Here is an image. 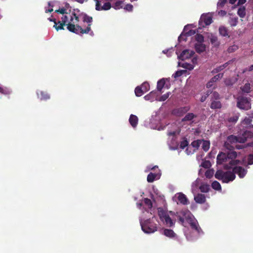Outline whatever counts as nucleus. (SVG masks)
<instances>
[{"instance_id":"obj_1","label":"nucleus","mask_w":253,"mask_h":253,"mask_svg":"<svg viewBox=\"0 0 253 253\" xmlns=\"http://www.w3.org/2000/svg\"><path fill=\"white\" fill-rule=\"evenodd\" d=\"M158 212L160 219L167 226L172 227L174 225L175 220L172 219L170 217L174 215L178 218V222L183 226L186 227L187 224H189L195 232V235L193 236L185 232L186 237L189 241L195 240L203 234L197 220L189 210H183L175 214L172 211L168 212L161 208H159Z\"/></svg>"},{"instance_id":"obj_2","label":"nucleus","mask_w":253,"mask_h":253,"mask_svg":"<svg viewBox=\"0 0 253 253\" xmlns=\"http://www.w3.org/2000/svg\"><path fill=\"white\" fill-rule=\"evenodd\" d=\"M226 154L229 165L225 164V168L228 170L224 171L222 170H218L215 174V177L218 180H222L223 182L228 183L232 181L235 178V174H237L240 178L245 177L247 173V169L241 166H237L240 162L239 160H234L237 157V153L232 150Z\"/></svg>"},{"instance_id":"obj_3","label":"nucleus","mask_w":253,"mask_h":253,"mask_svg":"<svg viewBox=\"0 0 253 253\" xmlns=\"http://www.w3.org/2000/svg\"><path fill=\"white\" fill-rule=\"evenodd\" d=\"M68 10L66 8H59L56 10V12H59L62 14L61 17V22L64 25H67V29L73 33L79 34H87L90 31V24H89L88 27L85 29L83 30L82 27L77 25L79 22V17L75 13V11H72L69 13Z\"/></svg>"},{"instance_id":"obj_4","label":"nucleus","mask_w":253,"mask_h":253,"mask_svg":"<svg viewBox=\"0 0 253 253\" xmlns=\"http://www.w3.org/2000/svg\"><path fill=\"white\" fill-rule=\"evenodd\" d=\"M239 136L229 135L224 143V147L228 150H233L234 148L241 149L244 148V146L238 144L239 143Z\"/></svg>"},{"instance_id":"obj_5","label":"nucleus","mask_w":253,"mask_h":253,"mask_svg":"<svg viewBox=\"0 0 253 253\" xmlns=\"http://www.w3.org/2000/svg\"><path fill=\"white\" fill-rule=\"evenodd\" d=\"M140 223L142 230L145 233H153L157 230L156 224L150 219L143 220L141 218Z\"/></svg>"},{"instance_id":"obj_6","label":"nucleus","mask_w":253,"mask_h":253,"mask_svg":"<svg viewBox=\"0 0 253 253\" xmlns=\"http://www.w3.org/2000/svg\"><path fill=\"white\" fill-rule=\"evenodd\" d=\"M179 132L177 130H169L168 131V144L170 150H176L178 147V143L176 137V135Z\"/></svg>"},{"instance_id":"obj_7","label":"nucleus","mask_w":253,"mask_h":253,"mask_svg":"<svg viewBox=\"0 0 253 253\" xmlns=\"http://www.w3.org/2000/svg\"><path fill=\"white\" fill-rule=\"evenodd\" d=\"M156 169H157L156 171L154 173L150 172L147 176V181L148 182H153L155 180L159 179L161 173L160 172V170L158 169V167L157 166H155L153 167H151L150 166L147 167V171H148L149 170H154Z\"/></svg>"},{"instance_id":"obj_8","label":"nucleus","mask_w":253,"mask_h":253,"mask_svg":"<svg viewBox=\"0 0 253 253\" xmlns=\"http://www.w3.org/2000/svg\"><path fill=\"white\" fill-rule=\"evenodd\" d=\"M212 22V16L211 14L208 13L203 14L200 19L199 24L200 27H204L210 25Z\"/></svg>"},{"instance_id":"obj_9","label":"nucleus","mask_w":253,"mask_h":253,"mask_svg":"<svg viewBox=\"0 0 253 253\" xmlns=\"http://www.w3.org/2000/svg\"><path fill=\"white\" fill-rule=\"evenodd\" d=\"M237 106L241 109L249 110L251 108V104L248 98L240 97L238 98Z\"/></svg>"},{"instance_id":"obj_10","label":"nucleus","mask_w":253,"mask_h":253,"mask_svg":"<svg viewBox=\"0 0 253 253\" xmlns=\"http://www.w3.org/2000/svg\"><path fill=\"white\" fill-rule=\"evenodd\" d=\"M173 201L177 203V204H181L182 205H187L188 204V200L185 195L182 193H176L172 198Z\"/></svg>"},{"instance_id":"obj_11","label":"nucleus","mask_w":253,"mask_h":253,"mask_svg":"<svg viewBox=\"0 0 253 253\" xmlns=\"http://www.w3.org/2000/svg\"><path fill=\"white\" fill-rule=\"evenodd\" d=\"M178 55V58L181 60H184L191 58L195 53L193 50L189 49L184 50L180 55H178L177 52H176Z\"/></svg>"},{"instance_id":"obj_12","label":"nucleus","mask_w":253,"mask_h":253,"mask_svg":"<svg viewBox=\"0 0 253 253\" xmlns=\"http://www.w3.org/2000/svg\"><path fill=\"white\" fill-rule=\"evenodd\" d=\"M217 164L229 165V161L227 157L226 154L225 153L221 152L217 156Z\"/></svg>"},{"instance_id":"obj_13","label":"nucleus","mask_w":253,"mask_h":253,"mask_svg":"<svg viewBox=\"0 0 253 253\" xmlns=\"http://www.w3.org/2000/svg\"><path fill=\"white\" fill-rule=\"evenodd\" d=\"M239 137V143H243L245 142L248 138H251L253 136V133L250 131H245L242 135H238Z\"/></svg>"},{"instance_id":"obj_14","label":"nucleus","mask_w":253,"mask_h":253,"mask_svg":"<svg viewBox=\"0 0 253 253\" xmlns=\"http://www.w3.org/2000/svg\"><path fill=\"white\" fill-rule=\"evenodd\" d=\"M142 206L147 207L148 210H151L152 207V203L150 199L145 198L143 200V203L141 202L137 204V207L138 208H140Z\"/></svg>"},{"instance_id":"obj_15","label":"nucleus","mask_w":253,"mask_h":253,"mask_svg":"<svg viewBox=\"0 0 253 253\" xmlns=\"http://www.w3.org/2000/svg\"><path fill=\"white\" fill-rule=\"evenodd\" d=\"M201 180L199 178H197L194 181L191 185V191L193 194H195L199 189V187L201 185Z\"/></svg>"},{"instance_id":"obj_16","label":"nucleus","mask_w":253,"mask_h":253,"mask_svg":"<svg viewBox=\"0 0 253 253\" xmlns=\"http://www.w3.org/2000/svg\"><path fill=\"white\" fill-rule=\"evenodd\" d=\"M209 39L211 43V44L215 47H217L219 45L220 42L218 40V38L217 36L211 34L209 36Z\"/></svg>"},{"instance_id":"obj_17","label":"nucleus","mask_w":253,"mask_h":253,"mask_svg":"<svg viewBox=\"0 0 253 253\" xmlns=\"http://www.w3.org/2000/svg\"><path fill=\"white\" fill-rule=\"evenodd\" d=\"M48 20L50 21H52L54 23V25L53 27L56 29L57 31L64 29L63 26L64 25L62 24V22L61 21H58V22L57 23L56 19L55 18L52 19L51 18H48Z\"/></svg>"},{"instance_id":"obj_18","label":"nucleus","mask_w":253,"mask_h":253,"mask_svg":"<svg viewBox=\"0 0 253 253\" xmlns=\"http://www.w3.org/2000/svg\"><path fill=\"white\" fill-rule=\"evenodd\" d=\"M163 234L166 236L170 238H175L176 237V234L171 229H165L164 230Z\"/></svg>"},{"instance_id":"obj_19","label":"nucleus","mask_w":253,"mask_h":253,"mask_svg":"<svg viewBox=\"0 0 253 253\" xmlns=\"http://www.w3.org/2000/svg\"><path fill=\"white\" fill-rule=\"evenodd\" d=\"M138 118L136 116L131 114L129 119V122L133 127H135L138 124Z\"/></svg>"},{"instance_id":"obj_20","label":"nucleus","mask_w":253,"mask_h":253,"mask_svg":"<svg viewBox=\"0 0 253 253\" xmlns=\"http://www.w3.org/2000/svg\"><path fill=\"white\" fill-rule=\"evenodd\" d=\"M195 33L194 30H190L187 32H186L185 34L182 33L178 37V41L181 42V41L186 40V36H190L192 35H194Z\"/></svg>"},{"instance_id":"obj_21","label":"nucleus","mask_w":253,"mask_h":253,"mask_svg":"<svg viewBox=\"0 0 253 253\" xmlns=\"http://www.w3.org/2000/svg\"><path fill=\"white\" fill-rule=\"evenodd\" d=\"M194 200L197 203L202 204L205 202L206 197L203 194H198L194 196Z\"/></svg>"},{"instance_id":"obj_22","label":"nucleus","mask_w":253,"mask_h":253,"mask_svg":"<svg viewBox=\"0 0 253 253\" xmlns=\"http://www.w3.org/2000/svg\"><path fill=\"white\" fill-rule=\"evenodd\" d=\"M196 51L198 53L203 52L205 50V45L203 43H197L195 45Z\"/></svg>"},{"instance_id":"obj_23","label":"nucleus","mask_w":253,"mask_h":253,"mask_svg":"<svg viewBox=\"0 0 253 253\" xmlns=\"http://www.w3.org/2000/svg\"><path fill=\"white\" fill-rule=\"evenodd\" d=\"M219 33L220 35L223 37H229L228 30L227 28L224 26H221L219 27Z\"/></svg>"},{"instance_id":"obj_24","label":"nucleus","mask_w":253,"mask_h":253,"mask_svg":"<svg viewBox=\"0 0 253 253\" xmlns=\"http://www.w3.org/2000/svg\"><path fill=\"white\" fill-rule=\"evenodd\" d=\"M166 81H168V79L163 78L158 82L157 88L158 91H161L166 84Z\"/></svg>"},{"instance_id":"obj_25","label":"nucleus","mask_w":253,"mask_h":253,"mask_svg":"<svg viewBox=\"0 0 253 253\" xmlns=\"http://www.w3.org/2000/svg\"><path fill=\"white\" fill-rule=\"evenodd\" d=\"M201 145H202V149L206 152L208 151L210 148V141L207 140H201Z\"/></svg>"},{"instance_id":"obj_26","label":"nucleus","mask_w":253,"mask_h":253,"mask_svg":"<svg viewBox=\"0 0 253 253\" xmlns=\"http://www.w3.org/2000/svg\"><path fill=\"white\" fill-rule=\"evenodd\" d=\"M199 189L202 192L206 193L210 190V185L207 183L201 182V185L199 187Z\"/></svg>"},{"instance_id":"obj_27","label":"nucleus","mask_w":253,"mask_h":253,"mask_svg":"<svg viewBox=\"0 0 253 253\" xmlns=\"http://www.w3.org/2000/svg\"><path fill=\"white\" fill-rule=\"evenodd\" d=\"M178 66L182 67L184 68L187 69L189 70L193 69L194 67V66L193 64H191L187 63H181L180 62H178Z\"/></svg>"},{"instance_id":"obj_28","label":"nucleus","mask_w":253,"mask_h":253,"mask_svg":"<svg viewBox=\"0 0 253 253\" xmlns=\"http://www.w3.org/2000/svg\"><path fill=\"white\" fill-rule=\"evenodd\" d=\"M37 95L41 100H46L49 98V95L47 93L42 91H40V94H39V92H37Z\"/></svg>"},{"instance_id":"obj_29","label":"nucleus","mask_w":253,"mask_h":253,"mask_svg":"<svg viewBox=\"0 0 253 253\" xmlns=\"http://www.w3.org/2000/svg\"><path fill=\"white\" fill-rule=\"evenodd\" d=\"M155 92L151 91L149 94L145 95L144 97V98L146 100L153 101L155 99Z\"/></svg>"},{"instance_id":"obj_30","label":"nucleus","mask_w":253,"mask_h":253,"mask_svg":"<svg viewBox=\"0 0 253 253\" xmlns=\"http://www.w3.org/2000/svg\"><path fill=\"white\" fill-rule=\"evenodd\" d=\"M238 14L241 17L244 18L246 15V9L244 6H241L238 10Z\"/></svg>"},{"instance_id":"obj_31","label":"nucleus","mask_w":253,"mask_h":253,"mask_svg":"<svg viewBox=\"0 0 253 253\" xmlns=\"http://www.w3.org/2000/svg\"><path fill=\"white\" fill-rule=\"evenodd\" d=\"M196 116L193 113L187 114L183 119L182 121H191Z\"/></svg>"},{"instance_id":"obj_32","label":"nucleus","mask_w":253,"mask_h":253,"mask_svg":"<svg viewBox=\"0 0 253 253\" xmlns=\"http://www.w3.org/2000/svg\"><path fill=\"white\" fill-rule=\"evenodd\" d=\"M252 119H253L251 116L249 117H246L242 123L243 125H246L247 126H251L252 122Z\"/></svg>"},{"instance_id":"obj_33","label":"nucleus","mask_w":253,"mask_h":253,"mask_svg":"<svg viewBox=\"0 0 253 253\" xmlns=\"http://www.w3.org/2000/svg\"><path fill=\"white\" fill-rule=\"evenodd\" d=\"M201 140H197L193 141L191 143V146L193 149L197 150L201 145Z\"/></svg>"},{"instance_id":"obj_34","label":"nucleus","mask_w":253,"mask_h":253,"mask_svg":"<svg viewBox=\"0 0 253 253\" xmlns=\"http://www.w3.org/2000/svg\"><path fill=\"white\" fill-rule=\"evenodd\" d=\"M142 88V90L144 93L146 92L150 89V85L148 82H144L140 86Z\"/></svg>"},{"instance_id":"obj_35","label":"nucleus","mask_w":253,"mask_h":253,"mask_svg":"<svg viewBox=\"0 0 253 253\" xmlns=\"http://www.w3.org/2000/svg\"><path fill=\"white\" fill-rule=\"evenodd\" d=\"M228 22L231 26H235L238 23V18L236 17H230Z\"/></svg>"},{"instance_id":"obj_36","label":"nucleus","mask_w":253,"mask_h":253,"mask_svg":"<svg viewBox=\"0 0 253 253\" xmlns=\"http://www.w3.org/2000/svg\"><path fill=\"white\" fill-rule=\"evenodd\" d=\"M211 187L213 189L216 190H221V189L220 183L217 181H214L212 183Z\"/></svg>"},{"instance_id":"obj_37","label":"nucleus","mask_w":253,"mask_h":253,"mask_svg":"<svg viewBox=\"0 0 253 253\" xmlns=\"http://www.w3.org/2000/svg\"><path fill=\"white\" fill-rule=\"evenodd\" d=\"M11 91L10 89L7 87H2L0 86V94L7 95L11 93Z\"/></svg>"},{"instance_id":"obj_38","label":"nucleus","mask_w":253,"mask_h":253,"mask_svg":"<svg viewBox=\"0 0 253 253\" xmlns=\"http://www.w3.org/2000/svg\"><path fill=\"white\" fill-rule=\"evenodd\" d=\"M135 93L137 96L139 97L142 96L144 93L142 90V87L140 86H138L135 89Z\"/></svg>"},{"instance_id":"obj_39","label":"nucleus","mask_w":253,"mask_h":253,"mask_svg":"<svg viewBox=\"0 0 253 253\" xmlns=\"http://www.w3.org/2000/svg\"><path fill=\"white\" fill-rule=\"evenodd\" d=\"M221 103L218 101H213L211 105V107L212 109H217L221 107Z\"/></svg>"},{"instance_id":"obj_40","label":"nucleus","mask_w":253,"mask_h":253,"mask_svg":"<svg viewBox=\"0 0 253 253\" xmlns=\"http://www.w3.org/2000/svg\"><path fill=\"white\" fill-rule=\"evenodd\" d=\"M237 81L236 79H227L225 80V84L227 86L233 85Z\"/></svg>"},{"instance_id":"obj_41","label":"nucleus","mask_w":253,"mask_h":253,"mask_svg":"<svg viewBox=\"0 0 253 253\" xmlns=\"http://www.w3.org/2000/svg\"><path fill=\"white\" fill-rule=\"evenodd\" d=\"M214 174V170L212 169H210L206 170L205 172V176L207 178H210Z\"/></svg>"},{"instance_id":"obj_42","label":"nucleus","mask_w":253,"mask_h":253,"mask_svg":"<svg viewBox=\"0 0 253 253\" xmlns=\"http://www.w3.org/2000/svg\"><path fill=\"white\" fill-rule=\"evenodd\" d=\"M227 63L216 68L215 69L213 70L212 72L213 73H217V72H220V71L224 69L227 66Z\"/></svg>"},{"instance_id":"obj_43","label":"nucleus","mask_w":253,"mask_h":253,"mask_svg":"<svg viewBox=\"0 0 253 253\" xmlns=\"http://www.w3.org/2000/svg\"><path fill=\"white\" fill-rule=\"evenodd\" d=\"M170 94V92H167V93L163 95L162 96L160 97L159 99H156V100L159 101H164L166 100L169 96Z\"/></svg>"},{"instance_id":"obj_44","label":"nucleus","mask_w":253,"mask_h":253,"mask_svg":"<svg viewBox=\"0 0 253 253\" xmlns=\"http://www.w3.org/2000/svg\"><path fill=\"white\" fill-rule=\"evenodd\" d=\"M242 90L243 92L248 93L250 90V84H246L242 88Z\"/></svg>"},{"instance_id":"obj_45","label":"nucleus","mask_w":253,"mask_h":253,"mask_svg":"<svg viewBox=\"0 0 253 253\" xmlns=\"http://www.w3.org/2000/svg\"><path fill=\"white\" fill-rule=\"evenodd\" d=\"M185 72V70L177 71L172 75V77H173L174 78H176L177 77L181 76Z\"/></svg>"},{"instance_id":"obj_46","label":"nucleus","mask_w":253,"mask_h":253,"mask_svg":"<svg viewBox=\"0 0 253 253\" xmlns=\"http://www.w3.org/2000/svg\"><path fill=\"white\" fill-rule=\"evenodd\" d=\"M201 166L205 168H209L211 166V164L209 161H204L201 164Z\"/></svg>"},{"instance_id":"obj_47","label":"nucleus","mask_w":253,"mask_h":253,"mask_svg":"<svg viewBox=\"0 0 253 253\" xmlns=\"http://www.w3.org/2000/svg\"><path fill=\"white\" fill-rule=\"evenodd\" d=\"M123 2L122 1H117L115 2L113 7L115 9H119L122 7Z\"/></svg>"},{"instance_id":"obj_48","label":"nucleus","mask_w":253,"mask_h":253,"mask_svg":"<svg viewBox=\"0 0 253 253\" xmlns=\"http://www.w3.org/2000/svg\"><path fill=\"white\" fill-rule=\"evenodd\" d=\"M195 39L196 41L198 42L197 43H202L204 41V37L201 34H197L195 36Z\"/></svg>"},{"instance_id":"obj_49","label":"nucleus","mask_w":253,"mask_h":253,"mask_svg":"<svg viewBox=\"0 0 253 253\" xmlns=\"http://www.w3.org/2000/svg\"><path fill=\"white\" fill-rule=\"evenodd\" d=\"M239 117L237 115H235L233 117L228 118V120L229 122L235 123L238 121Z\"/></svg>"},{"instance_id":"obj_50","label":"nucleus","mask_w":253,"mask_h":253,"mask_svg":"<svg viewBox=\"0 0 253 253\" xmlns=\"http://www.w3.org/2000/svg\"><path fill=\"white\" fill-rule=\"evenodd\" d=\"M223 77V74H218L213 77L211 80L213 83L216 82L219 79H221Z\"/></svg>"},{"instance_id":"obj_51","label":"nucleus","mask_w":253,"mask_h":253,"mask_svg":"<svg viewBox=\"0 0 253 253\" xmlns=\"http://www.w3.org/2000/svg\"><path fill=\"white\" fill-rule=\"evenodd\" d=\"M111 6L110 2H106L102 6V10H107L110 9Z\"/></svg>"},{"instance_id":"obj_52","label":"nucleus","mask_w":253,"mask_h":253,"mask_svg":"<svg viewBox=\"0 0 253 253\" xmlns=\"http://www.w3.org/2000/svg\"><path fill=\"white\" fill-rule=\"evenodd\" d=\"M227 1L228 0H219L217 4V7H222Z\"/></svg>"},{"instance_id":"obj_53","label":"nucleus","mask_w":253,"mask_h":253,"mask_svg":"<svg viewBox=\"0 0 253 253\" xmlns=\"http://www.w3.org/2000/svg\"><path fill=\"white\" fill-rule=\"evenodd\" d=\"M247 163L248 165L253 164V154H250L247 157Z\"/></svg>"},{"instance_id":"obj_54","label":"nucleus","mask_w":253,"mask_h":253,"mask_svg":"<svg viewBox=\"0 0 253 253\" xmlns=\"http://www.w3.org/2000/svg\"><path fill=\"white\" fill-rule=\"evenodd\" d=\"M84 21L86 23H90L92 22V18L91 17L88 16L86 15H85L84 16Z\"/></svg>"},{"instance_id":"obj_55","label":"nucleus","mask_w":253,"mask_h":253,"mask_svg":"<svg viewBox=\"0 0 253 253\" xmlns=\"http://www.w3.org/2000/svg\"><path fill=\"white\" fill-rule=\"evenodd\" d=\"M186 152L187 155H190L191 154H193L195 151V149H193L191 146H189L186 149Z\"/></svg>"},{"instance_id":"obj_56","label":"nucleus","mask_w":253,"mask_h":253,"mask_svg":"<svg viewBox=\"0 0 253 253\" xmlns=\"http://www.w3.org/2000/svg\"><path fill=\"white\" fill-rule=\"evenodd\" d=\"M238 48V47L236 45H233L231 46H230L228 49V51L229 52H233L235 51H236Z\"/></svg>"},{"instance_id":"obj_57","label":"nucleus","mask_w":253,"mask_h":253,"mask_svg":"<svg viewBox=\"0 0 253 253\" xmlns=\"http://www.w3.org/2000/svg\"><path fill=\"white\" fill-rule=\"evenodd\" d=\"M188 145V142L186 140H184L181 142L180 147L182 149H184L185 147Z\"/></svg>"},{"instance_id":"obj_58","label":"nucleus","mask_w":253,"mask_h":253,"mask_svg":"<svg viewBox=\"0 0 253 253\" xmlns=\"http://www.w3.org/2000/svg\"><path fill=\"white\" fill-rule=\"evenodd\" d=\"M124 9H126V10L131 11L132 10L133 5L131 4H127L126 5Z\"/></svg>"},{"instance_id":"obj_59","label":"nucleus","mask_w":253,"mask_h":253,"mask_svg":"<svg viewBox=\"0 0 253 253\" xmlns=\"http://www.w3.org/2000/svg\"><path fill=\"white\" fill-rule=\"evenodd\" d=\"M209 91H208L206 94L203 95L200 99L201 101L203 102L205 101L207 97L209 96Z\"/></svg>"},{"instance_id":"obj_60","label":"nucleus","mask_w":253,"mask_h":253,"mask_svg":"<svg viewBox=\"0 0 253 253\" xmlns=\"http://www.w3.org/2000/svg\"><path fill=\"white\" fill-rule=\"evenodd\" d=\"M102 6L99 1H97L96 3V9L97 10H102Z\"/></svg>"},{"instance_id":"obj_61","label":"nucleus","mask_w":253,"mask_h":253,"mask_svg":"<svg viewBox=\"0 0 253 253\" xmlns=\"http://www.w3.org/2000/svg\"><path fill=\"white\" fill-rule=\"evenodd\" d=\"M213 82H212V80H211L207 84V87L208 88L211 87L213 84Z\"/></svg>"},{"instance_id":"obj_62","label":"nucleus","mask_w":253,"mask_h":253,"mask_svg":"<svg viewBox=\"0 0 253 253\" xmlns=\"http://www.w3.org/2000/svg\"><path fill=\"white\" fill-rule=\"evenodd\" d=\"M212 97L215 99H217L219 98V94L216 92H213L212 94Z\"/></svg>"},{"instance_id":"obj_63","label":"nucleus","mask_w":253,"mask_h":253,"mask_svg":"<svg viewBox=\"0 0 253 253\" xmlns=\"http://www.w3.org/2000/svg\"><path fill=\"white\" fill-rule=\"evenodd\" d=\"M226 14V12L224 10H220L218 12V14L222 16L225 15Z\"/></svg>"},{"instance_id":"obj_64","label":"nucleus","mask_w":253,"mask_h":253,"mask_svg":"<svg viewBox=\"0 0 253 253\" xmlns=\"http://www.w3.org/2000/svg\"><path fill=\"white\" fill-rule=\"evenodd\" d=\"M170 49L165 50H163V52L164 53H168V54L167 56H168V57H169V56H170V55H170Z\"/></svg>"}]
</instances>
